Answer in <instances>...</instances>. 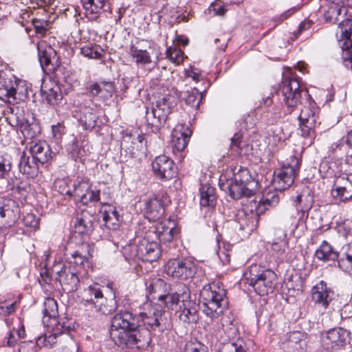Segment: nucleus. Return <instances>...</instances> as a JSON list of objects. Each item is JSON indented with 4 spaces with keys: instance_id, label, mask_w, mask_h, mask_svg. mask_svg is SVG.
<instances>
[{
    "instance_id": "c85d7f7f",
    "label": "nucleus",
    "mask_w": 352,
    "mask_h": 352,
    "mask_svg": "<svg viewBox=\"0 0 352 352\" xmlns=\"http://www.w3.org/2000/svg\"><path fill=\"white\" fill-rule=\"evenodd\" d=\"M226 173H230L231 177L236 183L245 186L248 192L255 191L257 187V182L252 178L248 169L240 167L237 171L234 170L232 172H227Z\"/></svg>"
},
{
    "instance_id": "9d476101",
    "label": "nucleus",
    "mask_w": 352,
    "mask_h": 352,
    "mask_svg": "<svg viewBox=\"0 0 352 352\" xmlns=\"http://www.w3.org/2000/svg\"><path fill=\"white\" fill-rule=\"evenodd\" d=\"M283 100L287 107L288 113H291L295 108L301 104L302 89L299 80L295 77H291L283 82L280 89Z\"/></svg>"
},
{
    "instance_id": "ddd939ff",
    "label": "nucleus",
    "mask_w": 352,
    "mask_h": 352,
    "mask_svg": "<svg viewBox=\"0 0 352 352\" xmlns=\"http://www.w3.org/2000/svg\"><path fill=\"white\" fill-rule=\"evenodd\" d=\"M154 175L160 180H170L177 173V167L171 158L160 155L157 156L152 162Z\"/></svg>"
},
{
    "instance_id": "cd10ccee",
    "label": "nucleus",
    "mask_w": 352,
    "mask_h": 352,
    "mask_svg": "<svg viewBox=\"0 0 352 352\" xmlns=\"http://www.w3.org/2000/svg\"><path fill=\"white\" fill-rule=\"evenodd\" d=\"M349 332L342 328H334L327 332L326 338L324 340L325 344L334 349L344 346L349 338Z\"/></svg>"
},
{
    "instance_id": "aec40b11",
    "label": "nucleus",
    "mask_w": 352,
    "mask_h": 352,
    "mask_svg": "<svg viewBox=\"0 0 352 352\" xmlns=\"http://www.w3.org/2000/svg\"><path fill=\"white\" fill-rule=\"evenodd\" d=\"M192 131L185 124H178L172 132L173 151L181 152L187 146Z\"/></svg>"
},
{
    "instance_id": "69168bd1",
    "label": "nucleus",
    "mask_w": 352,
    "mask_h": 352,
    "mask_svg": "<svg viewBox=\"0 0 352 352\" xmlns=\"http://www.w3.org/2000/svg\"><path fill=\"white\" fill-rule=\"evenodd\" d=\"M11 170V164L3 155H0V177H3Z\"/></svg>"
},
{
    "instance_id": "864d4df0",
    "label": "nucleus",
    "mask_w": 352,
    "mask_h": 352,
    "mask_svg": "<svg viewBox=\"0 0 352 352\" xmlns=\"http://www.w3.org/2000/svg\"><path fill=\"white\" fill-rule=\"evenodd\" d=\"M208 10L210 14L219 16H224L227 12L226 5L219 0H217L211 3Z\"/></svg>"
},
{
    "instance_id": "423d86ee",
    "label": "nucleus",
    "mask_w": 352,
    "mask_h": 352,
    "mask_svg": "<svg viewBox=\"0 0 352 352\" xmlns=\"http://www.w3.org/2000/svg\"><path fill=\"white\" fill-rule=\"evenodd\" d=\"M299 168L300 160L295 155L283 162L281 168L276 169L274 173L272 185L274 189L281 192L289 188L294 184Z\"/></svg>"
},
{
    "instance_id": "0eeeda50",
    "label": "nucleus",
    "mask_w": 352,
    "mask_h": 352,
    "mask_svg": "<svg viewBox=\"0 0 352 352\" xmlns=\"http://www.w3.org/2000/svg\"><path fill=\"white\" fill-rule=\"evenodd\" d=\"M140 327L143 324L144 328L154 331H162L166 328V312L160 305L146 303L144 311L139 314Z\"/></svg>"
},
{
    "instance_id": "b1692460",
    "label": "nucleus",
    "mask_w": 352,
    "mask_h": 352,
    "mask_svg": "<svg viewBox=\"0 0 352 352\" xmlns=\"http://www.w3.org/2000/svg\"><path fill=\"white\" fill-rule=\"evenodd\" d=\"M38 60L42 69L46 72H52L54 69V61L56 60V52L54 48L45 43H38L37 45Z\"/></svg>"
},
{
    "instance_id": "e2e57ef3",
    "label": "nucleus",
    "mask_w": 352,
    "mask_h": 352,
    "mask_svg": "<svg viewBox=\"0 0 352 352\" xmlns=\"http://www.w3.org/2000/svg\"><path fill=\"white\" fill-rule=\"evenodd\" d=\"M23 223L25 226L36 229L39 226V221L32 213H28L23 217Z\"/></svg>"
},
{
    "instance_id": "49530a36",
    "label": "nucleus",
    "mask_w": 352,
    "mask_h": 352,
    "mask_svg": "<svg viewBox=\"0 0 352 352\" xmlns=\"http://www.w3.org/2000/svg\"><path fill=\"white\" fill-rule=\"evenodd\" d=\"M201 94L197 89H192L184 92L183 98L185 102L195 109H198L201 100Z\"/></svg>"
},
{
    "instance_id": "a19ab883",
    "label": "nucleus",
    "mask_w": 352,
    "mask_h": 352,
    "mask_svg": "<svg viewBox=\"0 0 352 352\" xmlns=\"http://www.w3.org/2000/svg\"><path fill=\"white\" fill-rule=\"evenodd\" d=\"M331 2V5L324 13V20L327 23H336L339 21L338 16L341 14L342 12L346 13V9L342 4L336 3L334 1Z\"/></svg>"
},
{
    "instance_id": "13d9d810",
    "label": "nucleus",
    "mask_w": 352,
    "mask_h": 352,
    "mask_svg": "<svg viewBox=\"0 0 352 352\" xmlns=\"http://www.w3.org/2000/svg\"><path fill=\"white\" fill-rule=\"evenodd\" d=\"M70 263H74L76 266H82L87 260L85 255H82L78 251H75L71 254V256L67 258Z\"/></svg>"
},
{
    "instance_id": "f8f14e48",
    "label": "nucleus",
    "mask_w": 352,
    "mask_h": 352,
    "mask_svg": "<svg viewBox=\"0 0 352 352\" xmlns=\"http://www.w3.org/2000/svg\"><path fill=\"white\" fill-rule=\"evenodd\" d=\"M133 248L136 251L135 256L143 261L153 263L156 261L161 255L159 243L148 239L147 232L145 237Z\"/></svg>"
},
{
    "instance_id": "9b49d317",
    "label": "nucleus",
    "mask_w": 352,
    "mask_h": 352,
    "mask_svg": "<svg viewBox=\"0 0 352 352\" xmlns=\"http://www.w3.org/2000/svg\"><path fill=\"white\" fill-rule=\"evenodd\" d=\"M165 270L168 276L181 280L192 278L195 273L194 263L188 259L169 260L166 265Z\"/></svg>"
},
{
    "instance_id": "39448f33",
    "label": "nucleus",
    "mask_w": 352,
    "mask_h": 352,
    "mask_svg": "<svg viewBox=\"0 0 352 352\" xmlns=\"http://www.w3.org/2000/svg\"><path fill=\"white\" fill-rule=\"evenodd\" d=\"M113 341L122 348L144 350L151 342V330L141 326L127 331L124 336L116 333Z\"/></svg>"
},
{
    "instance_id": "bb28decb",
    "label": "nucleus",
    "mask_w": 352,
    "mask_h": 352,
    "mask_svg": "<svg viewBox=\"0 0 352 352\" xmlns=\"http://www.w3.org/2000/svg\"><path fill=\"white\" fill-rule=\"evenodd\" d=\"M39 163L32 156L23 152L19 162L21 173L30 178L36 177L39 173Z\"/></svg>"
},
{
    "instance_id": "603ef678",
    "label": "nucleus",
    "mask_w": 352,
    "mask_h": 352,
    "mask_svg": "<svg viewBox=\"0 0 352 352\" xmlns=\"http://www.w3.org/2000/svg\"><path fill=\"white\" fill-rule=\"evenodd\" d=\"M166 57L174 64L179 65L184 60V52L177 47H168L166 50Z\"/></svg>"
},
{
    "instance_id": "72a5a7b5",
    "label": "nucleus",
    "mask_w": 352,
    "mask_h": 352,
    "mask_svg": "<svg viewBox=\"0 0 352 352\" xmlns=\"http://www.w3.org/2000/svg\"><path fill=\"white\" fill-rule=\"evenodd\" d=\"M287 352H304L306 346L305 335L300 331L291 332L288 336L287 342Z\"/></svg>"
},
{
    "instance_id": "5fc2aeb1",
    "label": "nucleus",
    "mask_w": 352,
    "mask_h": 352,
    "mask_svg": "<svg viewBox=\"0 0 352 352\" xmlns=\"http://www.w3.org/2000/svg\"><path fill=\"white\" fill-rule=\"evenodd\" d=\"M171 96L169 95H166L162 98H160L156 102L155 106L160 107L164 111L165 113H170L172 102H170Z\"/></svg>"
},
{
    "instance_id": "dca6fc26",
    "label": "nucleus",
    "mask_w": 352,
    "mask_h": 352,
    "mask_svg": "<svg viewBox=\"0 0 352 352\" xmlns=\"http://www.w3.org/2000/svg\"><path fill=\"white\" fill-rule=\"evenodd\" d=\"M301 135L303 137H312L315 134L314 128L319 124L318 109L305 107L298 116Z\"/></svg>"
},
{
    "instance_id": "f704fd0d",
    "label": "nucleus",
    "mask_w": 352,
    "mask_h": 352,
    "mask_svg": "<svg viewBox=\"0 0 352 352\" xmlns=\"http://www.w3.org/2000/svg\"><path fill=\"white\" fill-rule=\"evenodd\" d=\"M103 225L110 230H116L119 226V214L115 207L108 206L100 211Z\"/></svg>"
},
{
    "instance_id": "0e129e2a",
    "label": "nucleus",
    "mask_w": 352,
    "mask_h": 352,
    "mask_svg": "<svg viewBox=\"0 0 352 352\" xmlns=\"http://www.w3.org/2000/svg\"><path fill=\"white\" fill-rule=\"evenodd\" d=\"M311 205L307 206L305 208H301L300 207L298 206L297 218H296L298 219V223H297L298 226L305 223L306 220L308 218V215H309L308 210L311 208Z\"/></svg>"
},
{
    "instance_id": "a878e982",
    "label": "nucleus",
    "mask_w": 352,
    "mask_h": 352,
    "mask_svg": "<svg viewBox=\"0 0 352 352\" xmlns=\"http://www.w3.org/2000/svg\"><path fill=\"white\" fill-rule=\"evenodd\" d=\"M30 146L31 155L39 163H47L52 158V152L49 144L45 141H38Z\"/></svg>"
},
{
    "instance_id": "4468645a",
    "label": "nucleus",
    "mask_w": 352,
    "mask_h": 352,
    "mask_svg": "<svg viewBox=\"0 0 352 352\" xmlns=\"http://www.w3.org/2000/svg\"><path fill=\"white\" fill-rule=\"evenodd\" d=\"M16 113L10 118V124L17 127L18 130L26 139H32L41 133L39 125L35 122H30L25 117L23 111L16 108Z\"/></svg>"
},
{
    "instance_id": "79ce46f5",
    "label": "nucleus",
    "mask_w": 352,
    "mask_h": 352,
    "mask_svg": "<svg viewBox=\"0 0 352 352\" xmlns=\"http://www.w3.org/2000/svg\"><path fill=\"white\" fill-rule=\"evenodd\" d=\"M89 184L87 180L83 179H77L72 184V189H69L65 194L73 196L75 199L80 201L83 195L88 190Z\"/></svg>"
},
{
    "instance_id": "5701e85b",
    "label": "nucleus",
    "mask_w": 352,
    "mask_h": 352,
    "mask_svg": "<svg viewBox=\"0 0 352 352\" xmlns=\"http://www.w3.org/2000/svg\"><path fill=\"white\" fill-rule=\"evenodd\" d=\"M148 298L151 300H157L161 302L166 297L168 286L160 278H150L146 282Z\"/></svg>"
},
{
    "instance_id": "a211bd4d",
    "label": "nucleus",
    "mask_w": 352,
    "mask_h": 352,
    "mask_svg": "<svg viewBox=\"0 0 352 352\" xmlns=\"http://www.w3.org/2000/svg\"><path fill=\"white\" fill-rule=\"evenodd\" d=\"M334 187L332 194L335 198L344 201L352 197V173H343L336 177Z\"/></svg>"
},
{
    "instance_id": "2eb2a0df",
    "label": "nucleus",
    "mask_w": 352,
    "mask_h": 352,
    "mask_svg": "<svg viewBox=\"0 0 352 352\" xmlns=\"http://www.w3.org/2000/svg\"><path fill=\"white\" fill-rule=\"evenodd\" d=\"M219 186L222 190L229 193L232 199L236 200L240 199L243 197H250L254 192H248L245 186L236 183L231 177L230 173H223L220 175Z\"/></svg>"
},
{
    "instance_id": "37998d69",
    "label": "nucleus",
    "mask_w": 352,
    "mask_h": 352,
    "mask_svg": "<svg viewBox=\"0 0 352 352\" xmlns=\"http://www.w3.org/2000/svg\"><path fill=\"white\" fill-rule=\"evenodd\" d=\"M182 292H176L173 294H169L168 290L167 291L166 297L162 299L161 302L168 308L173 309L174 305L178 304L179 302L182 303V298L185 293H190L188 288L183 285L181 290Z\"/></svg>"
},
{
    "instance_id": "a18cd8bd",
    "label": "nucleus",
    "mask_w": 352,
    "mask_h": 352,
    "mask_svg": "<svg viewBox=\"0 0 352 352\" xmlns=\"http://www.w3.org/2000/svg\"><path fill=\"white\" fill-rule=\"evenodd\" d=\"M81 54L89 58L100 59L102 58L104 50L96 44H88L81 47Z\"/></svg>"
},
{
    "instance_id": "bf43d9fd",
    "label": "nucleus",
    "mask_w": 352,
    "mask_h": 352,
    "mask_svg": "<svg viewBox=\"0 0 352 352\" xmlns=\"http://www.w3.org/2000/svg\"><path fill=\"white\" fill-rule=\"evenodd\" d=\"M184 352H208L207 347L201 342H188L186 344Z\"/></svg>"
},
{
    "instance_id": "7c9ffc66",
    "label": "nucleus",
    "mask_w": 352,
    "mask_h": 352,
    "mask_svg": "<svg viewBox=\"0 0 352 352\" xmlns=\"http://www.w3.org/2000/svg\"><path fill=\"white\" fill-rule=\"evenodd\" d=\"M47 337L49 348L54 347L58 342L59 344H62L59 349H61L63 352H74L76 344L68 335L54 333L47 336Z\"/></svg>"
},
{
    "instance_id": "412c9836",
    "label": "nucleus",
    "mask_w": 352,
    "mask_h": 352,
    "mask_svg": "<svg viewBox=\"0 0 352 352\" xmlns=\"http://www.w3.org/2000/svg\"><path fill=\"white\" fill-rule=\"evenodd\" d=\"M190 293H185L182 298V304L179 305L181 313L180 320L186 323L196 322L198 320V309L196 302L188 300Z\"/></svg>"
},
{
    "instance_id": "de8ad7c7",
    "label": "nucleus",
    "mask_w": 352,
    "mask_h": 352,
    "mask_svg": "<svg viewBox=\"0 0 352 352\" xmlns=\"http://www.w3.org/2000/svg\"><path fill=\"white\" fill-rule=\"evenodd\" d=\"M43 322L45 319L56 318L58 314V305L56 301L51 298H48L44 302V309L43 310Z\"/></svg>"
},
{
    "instance_id": "6ab92c4d",
    "label": "nucleus",
    "mask_w": 352,
    "mask_h": 352,
    "mask_svg": "<svg viewBox=\"0 0 352 352\" xmlns=\"http://www.w3.org/2000/svg\"><path fill=\"white\" fill-rule=\"evenodd\" d=\"M147 233L148 239L151 240L167 243L172 241L174 236L177 233V229L176 227L169 228L160 222L151 226Z\"/></svg>"
},
{
    "instance_id": "58836bf2",
    "label": "nucleus",
    "mask_w": 352,
    "mask_h": 352,
    "mask_svg": "<svg viewBox=\"0 0 352 352\" xmlns=\"http://www.w3.org/2000/svg\"><path fill=\"white\" fill-rule=\"evenodd\" d=\"M129 54L138 65H146L152 63L150 53L146 50L138 49L133 44L130 45Z\"/></svg>"
},
{
    "instance_id": "c9c22d12",
    "label": "nucleus",
    "mask_w": 352,
    "mask_h": 352,
    "mask_svg": "<svg viewBox=\"0 0 352 352\" xmlns=\"http://www.w3.org/2000/svg\"><path fill=\"white\" fill-rule=\"evenodd\" d=\"M200 205L203 207H213L216 204L215 188L208 184H201L199 188Z\"/></svg>"
},
{
    "instance_id": "473e14b6",
    "label": "nucleus",
    "mask_w": 352,
    "mask_h": 352,
    "mask_svg": "<svg viewBox=\"0 0 352 352\" xmlns=\"http://www.w3.org/2000/svg\"><path fill=\"white\" fill-rule=\"evenodd\" d=\"M278 190H269L266 191L256 206V211L257 214H261L267 209V207L275 206L279 202V193L277 192Z\"/></svg>"
},
{
    "instance_id": "4be33fe9",
    "label": "nucleus",
    "mask_w": 352,
    "mask_h": 352,
    "mask_svg": "<svg viewBox=\"0 0 352 352\" xmlns=\"http://www.w3.org/2000/svg\"><path fill=\"white\" fill-rule=\"evenodd\" d=\"M168 115L169 113L164 112L157 106L153 107L151 109L146 108V121L152 132L157 133L160 131L165 124Z\"/></svg>"
},
{
    "instance_id": "2f4dec72",
    "label": "nucleus",
    "mask_w": 352,
    "mask_h": 352,
    "mask_svg": "<svg viewBox=\"0 0 352 352\" xmlns=\"http://www.w3.org/2000/svg\"><path fill=\"white\" fill-rule=\"evenodd\" d=\"M94 217L87 212L78 214L74 223V229L79 234H87L93 229Z\"/></svg>"
},
{
    "instance_id": "e433bc0d",
    "label": "nucleus",
    "mask_w": 352,
    "mask_h": 352,
    "mask_svg": "<svg viewBox=\"0 0 352 352\" xmlns=\"http://www.w3.org/2000/svg\"><path fill=\"white\" fill-rule=\"evenodd\" d=\"M288 248L287 234L282 230L276 231V238L272 242L271 248L273 252L278 256H283Z\"/></svg>"
},
{
    "instance_id": "8fccbe9b",
    "label": "nucleus",
    "mask_w": 352,
    "mask_h": 352,
    "mask_svg": "<svg viewBox=\"0 0 352 352\" xmlns=\"http://www.w3.org/2000/svg\"><path fill=\"white\" fill-rule=\"evenodd\" d=\"M105 0H85L83 8L87 14H98L102 9Z\"/></svg>"
},
{
    "instance_id": "6e6d98bb",
    "label": "nucleus",
    "mask_w": 352,
    "mask_h": 352,
    "mask_svg": "<svg viewBox=\"0 0 352 352\" xmlns=\"http://www.w3.org/2000/svg\"><path fill=\"white\" fill-rule=\"evenodd\" d=\"M338 260V267L344 272L352 274V257L345 254L344 257Z\"/></svg>"
},
{
    "instance_id": "1a4fd4ad",
    "label": "nucleus",
    "mask_w": 352,
    "mask_h": 352,
    "mask_svg": "<svg viewBox=\"0 0 352 352\" xmlns=\"http://www.w3.org/2000/svg\"><path fill=\"white\" fill-rule=\"evenodd\" d=\"M140 327L139 314H134L129 311H120L111 319V325L109 329L110 337L114 340L117 333L124 336L127 331Z\"/></svg>"
},
{
    "instance_id": "052dcab7",
    "label": "nucleus",
    "mask_w": 352,
    "mask_h": 352,
    "mask_svg": "<svg viewBox=\"0 0 352 352\" xmlns=\"http://www.w3.org/2000/svg\"><path fill=\"white\" fill-rule=\"evenodd\" d=\"M224 333L228 338V341H236L237 338H240L239 337V330L232 323L224 329Z\"/></svg>"
},
{
    "instance_id": "20e7f679",
    "label": "nucleus",
    "mask_w": 352,
    "mask_h": 352,
    "mask_svg": "<svg viewBox=\"0 0 352 352\" xmlns=\"http://www.w3.org/2000/svg\"><path fill=\"white\" fill-rule=\"evenodd\" d=\"M113 299L107 300L104 297L102 290L98 284L89 286L82 293L81 303L91 311L101 312L108 315L117 309V302Z\"/></svg>"
},
{
    "instance_id": "4c0bfd02",
    "label": "nucleus",
    "mask_w": 352,
    "mask_h": 352,
    "mask_svg": "<svg viewBox=\"0 0 352 352\" xmlns=\"http://www.w3.org/2000/svg\"><path fill=\"white\" fill-rule=\"evenodd\" d=\"M316 257L322 261H336L338 258L339 254L333 250L332 247L327 242L323 241L315 252Z\"/></svg>"
},
{
    "instance_id": "680f3d73",
    "label": "nucleus",
    "mask_w": 352,
    "mask_h": 352,
    "mask_svg": "<svg viewBox=\"0 0 352 352\" xmlns=\"http://www.w3.org/2000/svg\"><path fill=\"white\" fill-rule=\"evenodd\" d=\"M32 25L36 34L44 35L47 31L48 23L44 20L33 19Z\"/></svg>"
},
{
    "instance_id": "f03ea898",
    "label": "nucleus",
    "mask_w": 352,
    "mask_h": 352,
    "mask_svg": "<svg viewBox=\"0 0 352 352\" xmlns=\"http://www.w3.org/2000/svg\"><path fill=\"white\" fill-rule=\"evenodd\" d=\"M245 283L260 296L274 292L276 274L271 270L258 265H252L243 274Z\"/></svg>"
},
{
    "instance_id": "4d7b16f0",
    "label": "nucleus",
    "mask_w": 352,
    "mask_h": 352,
    "mask_svg": "<svg viewBox=\"0 0 352 352\" xmlns=\"http://www.w3.org/2000/svg\"><path fill=\"white\" fill-rule=\"evenodd\" d=\"M69 150L73 157H81L83 156L85 151L82 148V145L77 140H74L69 145Z\"/></svg>"
},
{
    "instance_id": "6e6552de",
    "label": "nucleus",
    "mask_w": 352,
    "mask_h": 352,
    "mask_svg": "<svg viewBox=\"0 0 352 352\" xmlns=\"http://www.w3.org/2000/svg\"><path fill=\"white\" fill-rule=\"evenodd\" d=\"M28 96V87L21 80H12L10 78L0 81V99L10 103H19Z\"/></svg>"
},
{
    "instance_id": "ea45409f",
    "label": "nucleus",
    "mask_w": 352,
    "mask_h": 352,
    "mask_svg": "<svg viewBox=\"0 0 352 352\" xmlns=\"http://www.w3.org/2000/svg\"><path fill=\"white\" fill-rule=\"evenodd\" d=\"M42 96L46 102L52 105L58 104L63 98L60 89L57 85H53L52 87H47L41 89Z\"/></svg>"
},
{
    "instance_id": "393cba45",
    "label": "nucleus",
    "mask_w": 352,
    "mask_h": 352,
    "mask_svg": "<svg viewBox=\"0 0 352 352\" xmlns=\"http://www.w3.org/2000/svg\"><path fill=\"white\" fill-rule=\"evenodd\" d=\"M145 214L150 221H156L163 217L165 208L163 201L158 197H153L145 201Z\"/></svg>"
},
{
    "instance_id": "3c124183",
    "label": "nucleus",
    "mask_w": 352,
    "mask_h": 352,
    "mask_svg": "<svg viewBox=\"0 0 352 352\" xmlns=\"http://www.w3.org/2000/svg\"><path fill=\"white\" fill-rule=\"evenodd\" d=\"M100 193L99 190L96 188H93L91 186H89L80 201L83 205L98 202L100 201Z\"/></svg>"
},
{
    "instance_id": "c756f323",
    "label": "nucleus",
    "mask_w": 352,
    "mask_h": 352,
    "mask_svg": "<svg viewBox=\"0 0 352 352\" xmlns=\"http://www.w3.org/2000/svg\"><path fill=\"white\" fill-rule=\"evenodd\" d=\"M340 36L339 45L343 50L352 48V19H346L339 23Z\"/></svg>"
},
{
    "instance_id": "7ed1b4c3",
    "label": "nucleus",
    "mask_w": 352,
    "mask_h": 352,
    "mask_svg": "<svg viewBox=\"0 0 352 352\" xmlns=\"http://www.w3.org/2000/svg\"><path fill=\"white\" fill-rule=\"evenodd\" d=\"M41 276L46 284H50L52 280H58L63 289L69 293L76 291L80 285L77 272L61 263L54 265L51 269L45 268Z\"/></svg>"
},
{
    "instance_id": "c03bdc74",
    "label": "nucleus",
    "mask_w": 352,
    "mask_h": 352,
    "mask_svg": "<svg viewBox=\"0 0 352 352\" xmlns=\"http://www.w3.org/2000/svg\"><path fill=\"white\" fill-rule=\"evenodd\" d=\"M219 352H247L244 341L237 338L236 341H228L222 344Z\"/></svg>"
},
{
    "instance_id": "774afa93",
    "label": "nucleus",
    "mask_w": 352,
    "mask_h": 352,
    "mask_svg": "<svg viewBox=\"0 0 352 352\" xmlns=\"http://www.w3.org/2000/svg\"><path fill=\"white\" fill-rule=\"evenodd\" d=\"M19 352H36V346L33 342H23L21 344Z\"/></svg>"
},
{
    "instance_id": "f3484780",
    "label": "nucleus",
    "mask_w": 352,
    "mask_h": 352,
    "mask_svg": "<svg viewBox=\"0 0 352 352\" xmlns=\"http://www.w3.org/2000/svg\"><path fill=\"white\" fill-rule=\"evenodd\" d=\"M333 298V291L327 287L324 280H320L311 289V299L314 304L320 308L326 309Z\"/></svg>"
},
{
    "instance_id": "338daca9",
    "label": "nucleus",
    "mask_w": 352,
    "mask_h": 352,
    "mask_svg": "<svg viewBox=\"0 0 352 352\" xmlns=\"http://www.w3.org/2000/svg\"><path fill=\"white\" fill-rule=\"evenodd\" d=\"M271 114L274 121L276 122L283 118L286 113L283 112L278 106H274L271 110L268 111Z\"/></svg>"
},
{
    "instance_id": "f257e3e1",
    "label": "nucleus",
    "mask_w": 352,
    "mask_h": 352,
    "mask_svg": "<svg viewBox=\"0 0 352 352\" xmlns=\"http://www.w3.org/2000/svg\"><path fill=\"white\" fill-rule=\"evenodd\" d=\"M199 296L202 311L211 319L218 318L227 307L226 290L215 283L206 285Z\"/></svg>"
},
{
    "instance_id": "09e8293b",
    "label": "nucleus",
    "mask_w": 352,
    "mask_h": 352,
    "mask_svg": "<svg viewBox=\"0 0 352 352\" xmlns=\"http://www.w3.org/2000/svg\"><path fill=\"white\" fill-rule=\"evenodd\" d=\"M16 219V215L10 206L5 204L1 206L0 204V221L3 225H10L14 223Z\"/></svg>"
}]
</instances>
